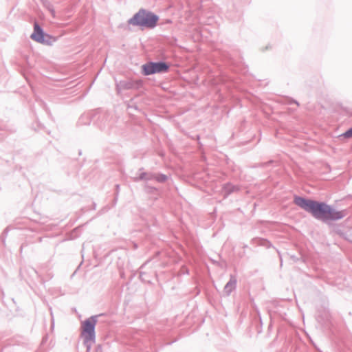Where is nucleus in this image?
Listing matches in <instances>:
<instances>
[{"label":"nucleus","instance_id":"nucleus-1","mask_svg":"<svg viewBox=\"0 0 352 352\" xmlns=\"http://www.w3.org/2000/svg\"><path fill=\"white\" fill-rule=\"evenodd\" d=\"M294 201L297 206L310 212L315 218L323 221L338 220L346 216L344 210H336L325 203L306 199L300 197H296Z\"/></svg>","mask_w":352,"mask_h":352},{"label":"nucleus","instance_id":"nucleus-2","mask_svg":"<svg viewBox=\"0 0 352 352\" xmlns=\"http://www.w3.org/2000/svg\"><path fill=\"white\" fill-rule=\"evenodd\" d=\"M157 21L158 16L155 14L145 10H140L133 17L129 20V23L152 28L156 25Z\"/></svg>","mask_w":352,"mask_h":352},{"label":"nucleus","instance_id":"nucleus-3","mask_svg":"<svg viewBox=\"0 0 352 352\" xmlns=\"http://www.w3.org/2000/svg\"><path fill=\"white\" fill-rule=\"evenodd\" d=\"M96 320L91 318L85 320L82 324L81 336L83 338L84 342L90 347V345L94 342L95 340V325Z\"/></svg>","mask_w":352,"mask_h":352},{"label":"nucleus","instance_id":"nucleus-4","mask_svg":"<svg viewBox=\"0 0 352 352\" xmlns=\"http://www.w3.org/2000/svg\"><path fill=\"white\" fill-rule=\"evenodd\" d=\"M143 72L145 75H150L155 73L164 72L168 69V66L165 63H150L142 66Z\"/></svg>","mask_w":352,"mask_h":352},{"label":"nucleus","instance_id":"nucleus-5","mask_svg":"<svg viewBox=\"0 0 352 352\" xmlns=\"http://www.w3.org/2000/svg\"><path fill=\"white\" fill-rule=\"evenodd\" d=\"M31 38L38 43L44 42V34L42 29L37 23L34 24V32L31 35Z\"/></svg>","mask_w":352,"mask_h":352},{"label":"nucleus","instance_id":"nucleus-6","mask_svg":"<svg viewBox=\"0 0 352 352\" xmlns=\"http://www.w3.org/2000/svg\"><path fill=\"white\" fill-rule=\"evenodd\" d=\"M342 136L346 138H352V127L342 134Z\"/></svg>","mask_w":352,"mask_h":352},{"label":"nucleus","instance_id":"nucleus-7","mask_svg":"<svg viewBox=\"0 0 352 352\" xmlns=\"http://www.w3.org/2000/svg\"><path fill=\"white\" fill-rule=\"evenodd\" d=\"M225 188H228V192H231L235 190H237L236 187L232 186L230 184H227L225 186Z\"/></svg>","mask_w":352,"mask_h":352}]
</instances>
